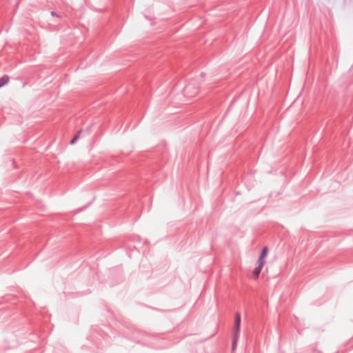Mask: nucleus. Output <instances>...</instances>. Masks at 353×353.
Segmentation results:
<instances>
[{"label": "nucleus", "instance_id": "7ed1b4c3", "mask_svg": "<svg viewBox=\"0 0 353 353\" xmlns=\"http://www.w3.org/2000/svg\"><path fill=\"white\" fill-rule=\"evenodd\" d=\"M185 94L189 97H193L198 93V90H196L193 92H191V87L187 86L184 90Z\"/></svg>", "mask_w": 353, "mask_h": 353}, {"label": "nucleus", "instance_id": "0eeeda50", "mask_svg": "<svg viewBox=\"0 0 353 353\" xmlns=\"http://www.w3.org/2000/svg\"><path fill=\"white\" fill-rule=\"evenodd\" d=\"M52 15L55 16V14L54 12H52Z\"/></svg>", "mask_w": 353, "mask_h": 353}, {"label": "nucleus", "instance_id": "f03ea898", "mask_svg": "<svg viewBox=\"0 0 353 353\" xmlns=\"http://www.w3.org/2000/svg\"><path fill=\"white\" fill-rule=\"evenodd\" d=\"M268 253V248L267 246L263 247L261 253L257 260V263H260L261 265H264L265 263V259L266 258Z\"/></svg>", "mask_w": 353, "mask_h": 353}, {"label": "nucleus", "instance_id": "20e7f679", "mask_svg": "<svg viewBox=\"0 0 353 353\" xmlns=\"http://www.w3.org/2000/svg\"><path fill=\"white\" fill-rule=\"evenodd\" d=\"M258 266L254 270L252 275L255 279H258L260 272L264 265H261L260 263H257Z\"/></svg>", "mask_w": 353, "mask_h": 353}, {"label": "nucleus", "instance_id": "423d86ee", "mask_svg": "<svg viewBox=\"0 0 353 353\" xmlns=\"http://www.w3.org/2000/svg\"><path fill=\"white\" fill-rule=\"evenodd\" d=\"M81 131H79L77 134L74 137V138L71 140L70 141V144L71 145H73L79 138L80 137V134H81Z\"/></svg>", "mask_w": 353, "mask_h": 353}, {"label": "nucleus", "instance_id": "f257e3e1", "mask_svg": "<svg viewBox=\"0 0 353 353\" xmlns=\"http://www.w3.org/2000/svg\"><path fill=\"white\" fill-rule=\"evenodd\" d=\"M240 325H241V316L239 313L235 314V321H234V333H233V340H232V348L234 349L235 345L236 344L239 332H240Z\"/></svg>", "mask_w": 353, "mask_h": 353}, {"label": "nucleus", "instance_id": "39448f33", "mask_svg": "<svg viewBox=\"0 0 353 353\" xmlns=\"http://www.w3.org/2000/svg\"><path fill=\"white\" fill-rule=\"evenodd\" d=\"M10 81V77L8 75H3L0 78V88L6 85Z\"/></svg>", "mask_w": 353, "mask_h": 353}]
</instances>
